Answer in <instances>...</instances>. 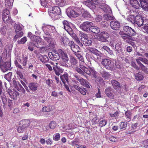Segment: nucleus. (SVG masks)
Masks as SVG:
<instances>
[{
    "instance_id": "nucleus-1",
    "label": "nucleus",
    "mask_w": 148,
    "mask_h": 148,
    "mask_svg": "<svg viewBox=\"0 0 148 148\" xmlns=\"http://www.w3.org/2000/svg\"><path fill=\"white\" fill-rule=\"evenodd\" d=\"M49 16L53 19H57L58 16L61 14V11L60 8L58 6H54L49 9Z\"/></svg>"
},
{
    "instance_id": "nucleus-2",
    "label": "nucleus",
    "mask_w": 148,
    "mask_h": 148,
    "mask_svg": "<svg viewBox=\"0 0 148 148\" xmlns=\"http://www.w3.org/2000/svg\"><path fill=\"white\" fill-rule=\"evenodd\" d=\"M11 62H4L1 57L0 58V68L3 72H5L11 69Z\"/></svg>"
},
{
    "instance_id": "nucleus-3",
    "label": "nucleus",
    "mask_w": 148,
    "mask_h": 148,
    "mask_svg": "<svg viewBox=\"0 0 148 148\" xmlns=\"http://www.w3.org/2000/svg\"><path fill=\"white\" fill-rule=\"evenodd\" d=\"M44 39L48 43L49 47L50 49H53L55 48L56 43L54 40L50 36H44Z\"/></svg>"
},
{
    "instance_id": "nucleus-4",
    "label": "nucleus",
    "mask_w": 148,
    "mask_h": 148,
    "mask_svg": "<svg viewBox=\"0 0 148 148\" xmlns=\"http://www.w3.org/2000/svg\"><path fill=\"white\" fill-rule=\"evenodd\" d=\"M30 39L33 42H35V46L38 48H42L43 47L40 44L42 39L38 36L35 35L31 36Z\"/></svg>"
},
{
    "instance_id": "nucleus-5",
    "label": "nucleus",
    "mask_w": 148,
    "mask_h": 148,
    "mask_svg": "<svg viewBox=\"0 0 148 148\" xmlns=\"http://www.w3.org/2000/svg\"><path fill=\"white\" fill-rule=\"evenodd\" d=\"M93 25V23L89 21L84 22L81 24L80 25V28L83 30L88 32L91 28V27Z\"/></svg>"
},
{
    "instance_id": "nucleus-6",
    "label": "nucleus",
    "mask_w": 148,
    "mask_h": 148,
    "mask_svg": "<svg viewBox=\"0 0 148 148\" xmlns=\"http://www.w3.org/2000/svg\"><path fill=\"white\" fill-rule=\"evenodd\" d=\"M101 63L106 69L108 70H111L113 68L112 61L110 59H103Z\"/></svg>"
},
{
    "instance_id": "nucleus-7",
    "label": "nucleus",
    "mask_w": 148,
    "mask_h": 148,
    "mask_svg": "<svg viewBox=\"0 0 148 148\" xmlns=\"http://www.w3.org/2000/svg\"><path fill=\"white\" fill-rule=\"evenodd\" d=\"M134 20L131 21L133 23H136L140 27L143 25V23L144 20L142 17L140 15H137L134 18V16H132Z\"/></svg>"
},
{
    "instance_id": "nucleus-8",
    "label": "nucleus",
    "mask_w": 148,
    "mask_h": 148,
    "mask_svg": "<svg viewBox=\"0 0 148 148\" xmlns=\"http://www.w3.org/2000/svg\"><path fill=\"white\" fill-rule=\"evenodd\" d=\"M1 99L3 104V106L4 108L6 107L7 106H8L10 108L12 107L13 103L12 100H11L9 99L8 100V98L5 96L2 97Z\"/></svg>"
},
{
    "instance_id": "nucleus-9",
    "label": "nucleus",
    "mask_w": 148,
    "mask_h": 148,
    "mask_svg": "<svg viewBox=\"0 0 148 148\" xmlns=\"http://www.w3.org/2000/svg\"><path fill=\"white\" fill-rule=\"evenodd\" d=\"M123 31L126 33L131 36H134L136 35V32L134 29L128 26H124Z\"/></svg>"
},
{
    "instance_id": "nucleus-10",
    "label": "nucleus",
    "mask_w": 148,
    "mask_h": 148,
    "mask_svg": "<svg viewBox=\"0 0 148 148\" xmlns=\"http://www.w3.org/2000/svg\"><path fill=\"white\" fill-rule=\"evenodd\" d=\"M83 71L84 72V75H82L87 79L88 78V77L85 74V73H86L89 75H90L91 74H92L94 75V77H96V72L93 68H90L89 70L86 67Z\"/></svg>"
},
{
    "instance_id": "nucleus-11",
    "label": "nucleus",
    "mask_w": 148,
    "mask_h": 148,
    "mask_svg": "<svg viewBox=\"0 0 148 148\" xmlns=\"http://www.w3.org/2000/svg\"><path fill=\"white\" fill-rule=\"evenodd\" d=\"M69 45L72 51L74 52V54L79 52L80 49L79 47L75 44L74 42L70 41L69 42Z\"/></svg>"
},
{
    "instance_id": "nucleus-12",
    "label": "nucleus",
    "mask_w": 148,
    "mask_h": 148,
    "mask_svg": "<svg viewBox=\"0 0 148 148\" xmlns=\"http://www.w3.org/2000/svg\"><path fill=\"white\" fill-rule=\"evenodd\" d=\"M67 15L70 18L76 17L79 15V14L77 12L75 11L71 8H69L67 9Z\"/></svg>"
},
{
    "instance_id": "nucleus-13",
    "label": "nucleus",
    "mask_w": 148,
    "mask_h": 148,
    "mask_svg": "<svg viewBox=\"0 0 148 148\" xmlns=\"http://www.w3.org/2000/svg\"><path fill=\"white\" fill-rule=\"evenodd\" d=\"M109 35L106 32H102L99 37V40L102 42H106L108 41L107 38L109 37Z\"/></svg>"
},
{
    "instance_id": "nucleus-14",
    "label": "nucleus",
    "mask_w": 148,
    "mask_h": 148,
    "mask_svg": "<svg viewBox=\"0 0 148 148\" xmlns=\"http://www.w3.org/2000/svg\"><path fill=\"white\" fill-rule=\"evenodd\" d=\"M92 0H87L83 2V3L90 9H95L96 8V3Z\"/></svg>"
},
{
    "instance_id": "nucleus-15",
    "label": "nucleus",
    "mask_w": 148,
    "mask_h": 148,
    "mask_svg": "<svg viewBox=\"0 0 148 148\" xmlns=\"http://www.w3.org/2000/svg\"><path fill=\"white\" fill-rule=\"evenodd\" d=\"M7 92L10 95V97L16 100L19 96V93L17 91H12L10 89H8Z\"/></svg>"
},
{
    "instance_id": "nucleus-16",
    "label": "nucleus",
    "mask_w": 148,
    "mask_h": 148,
    "mask_svg": "<svg viewBox=\"0 0 148 148\" xmlns=\"http://www.w3.org/2000/svg\"><path fill=\"white\" fill-rule=\"evenodd\" d=\"M110 25L112 29L115 30H119L121 26L120 23L116 21H111Z\"/></svg>"
},
{
    "instance_id": "nucleus-17",
    "label": "nucleus",
    "mask_w": 148,
    "mask_h": 148,
    "mask_svg": "<svg viewBox=\"0 0 148 148\" xmlns=\"http://www.w3.org/2000/svg\"><path fill=\"white\" fill-rule=\"evenodd\" d=\"M28 86L30 90L35 91L38 89V84L36 82H32L29 83Z\"/></svg>"
},
{
    "instance_id": "nucleus-18",
    "label": "nucleus",
    "mask_w": 148,
    "mask_h": 148,
    "mask_svg": "<svg viewBox=\"0 0 148 148\" xmlns=\"http://www.w3.org/2000/svg\"><path fill=\"white\" fill-rule=\"evenodd\" d=\"M59 53H56L55 52H53L52 53L50 52L49 53V55H50V58L52 60L54 61L58 60L60 58V56Z\"/></svg>"
},
{
    "instance_id": "nucleus-19",
    "label": "nucleus",
    "mask_w": 148,
    "mask_h": 148,
    "mask_svg": "<svg viewBox=\"0 0 148 148\" xmlns=\"http://www.w3.org/2000/svg\"><path fill=\"white\" fill-rule=\"evenodd\" d=\"M105 92L106 95L108 97L111 99H114V96L112 92L111 89L110 87H108L105 89Z\"/></svg>"
},
{
    "instance_id": "nucleus-20",
    "label": "nucleus",
    "mask_w": 148,
    "mask_h": 148,
    "mask_svg": "<svg viewBox=\"0 0 148 148\" xmlns=\"http://www.w3.org/2000/svg\"><path fill=\"white\" fill-rule=\"evenodd\" d=\"M58 52L61 55V60H65L66 61H69V58L68 57L67 54L61 49L58 50Z\"/></svg>"
},
{
    "instance_id": "nucleus-21",
    "label": "nucleus",
    "mask_w": 148,
    "mask_h": 148,
    "mask_svg": "<svg viewBox=\"0 0 148 148\" xmlns=\"http://www.w3.org/2000/svg\"><path fill=\"white\" fill-rule=\"evenodd\" d=\"M60 79L64 84L65 83L69 84V75L67 73H66L60 76Z\"/></svg>"
},
{
    "instance_id": "nucleus-22",
    "label": "nucleus",
    "mask_w": 148,
    "mask_h": 148,
    "mask_svg": "<svg viewBox=\"0 0 148 148\" xmlns=\"http://www.w3.org/2000/svg\"><path fill=\"white\" fill-rule=\"evenodd\" d=\"M38 58L42 63L45 64L49 62V59L46 56L40 54L39 55Z\"/></svg>"
},
{
    "instance_id": "nucleus-23",
    "label": "nucleus",
    "mask_w": 148,
    "mask_h": 148,
    "mask_svg": "<svg viewBox=\"0 0 148 148\" xmlns=\"http://www.w3.org/2000/svg\"><path fill=\"white\" fill-rule=\"evenodd\" d=\"M111 82L112 86L115 89L118 90L121 88L120 83L116 80H112Z\"/></svg>"
},
{
    "instance_id": "nucleus-24",
    "label": "nucleus",
    "mask_w": 148,
    "mask_h": 148,
    "mask_svg": "<svg viewBox=\"0 0 148 148\" xmlns=\"http://www.w3.org/2000/svg\"><path fill=\"white\" fill-rule=\"evenodd\" d=\"M53 68L56 75L58 76H59L61 73H62L64 71L63 69L60 68V67H59L57 65H56V66H53Z\"/></svg>"
},
{
    "instance_id": "nucleus-25",
    "label": "nucleus",
    "mask_w": 148,
    "mask_h": 148,
    "mask_svg": "<svg viewBox=\"0 0 148 148\" xmlns=\"http://www.w3.org/2000/svg\"><path fill=\"white\" fill-rule=\"evenodd\" d=\"M130 4L132 7L136 9H138L140 4L137 0H130Z\"/></svg>"
},
{
    "instance_id": "nucleus-26",
    "label": "nucleus",
    "mask_w": 148,
    "mask_h": 148,
    "mask_svg": "<svg viewBox=\"0 0 148 148\" xmlns=\"http://www.w3.org/2000/svg\"><path fill=\"white\" fill-rule=\"evenodd\" d=\"M79 82L81 85L86 87L87 88H90L89 83L86 79L82 78Z\"/></svg>"
},
{
    "instance_id": "nucleus-27",
    "label": "nucleus",
    "mask_w": 148,
    "mask_h": 148,
    "mask_svg": "<svg viewBox=\"0 0 148 148\" xmlns=\"http://www.w3.org/2000/svg\"><path fill=\"white\" fill-rule=\"evenodd\" d=\"M4 15L3 17H2V19L4 22L5 23H8L10 24H12L14 22V21L12 19L11 16L8 17L4 16Z\"/></svg>"
},
{
    "instance_id": "nucleus-28",
    "label": "nucleus",
    "mask_w": 148,
    "mask_h": 148,
    "mask_svg": "<svg viewBox=\"0 0 148 148\" xmlns=\"http://www.w3.org/2000/svg\"><path fill=\"white\" fill-rule=\"evenodd\" d=\"M69 62L71 66H74L78 62V60L73 56H70Z\"/></svg>"
},
{
    "instance_id": "nucleus-29",
    "label": "nucleus",
    "mask_w": 148,
    "mask_h": 148,
    "mask_svg": "<svg viewBox=\"0 0 148 148\" xmlns=\"http://www.w3.org/2000/svg\"><path fill=\"white\" fill-rule=\"evenodd\" d=\"M125 114L126 119V121L127 122L130 121L132 117V113L130 111L127 110L125 112Z\"/></svg>"
},
{
    "instance_id": "nucleus-30",
    "label": "nucleus",
    "mask_w": 148,
    "mask_h": 148,
    "mask_svg": "<svg viewBox=\"0 0 148 148\" xmlns=\"http://www.w3.org/2000/svg\"><path fill=\"white\" fill-rule=\"evenodd\" d=\"M64 29L67 31L68 32L71 29L69 23L66 21H64L62 22Z\"/></svg>"
},
{
    "instance_id": "nucleus-31",
    "label": "nucleus",
    "mask_w": 148,
    "mask_h": 148,
    "mask_svg": "<svg viewBox=\"0 0 148 148\" xmlns=\"http://www.w3.org/2000/svg\"><path fill=\"white\" fill-rule=\"evenodd\" d=\"M90 31L95 34H98L100 32V29L97 26L93 25L91 27Z\"/></svg>"
},
{
    "instance_id": "nucleus-32",
    "label": "nucleus",
    "mask_w": 148,
    "mask_h": 148,
    "mask_svg": "<svg viewBox=\"0 0 148 148\" xmlns=\"http://www.w3.org/2000/svg\"><path fill=\"white\" fill-rule=\"evenodd\" d=\"M5 7L7 8H11L12 6L13 0H5Z\"/></svg>"
},
{
    "instance_id": "nucleus-33",
    "label": "nucleus",
    "mask_w": 148,
    "mask_h": 148,
    "mask_svg": "<svg viewBox=\"0 0 148 148\" xmlns=\"http://www.w3.org/2000/svg\"><path fill=\"white\" fill-rule=\"evenodd\" d=\"M52 106H44L42 108V111L43 112H50L53 111L52 107Z\"/></svg>"
},
{
    "instance_id": "nucleus-34",
    "label": "nucleus",
    "mask_w": 148,
    "mask_h": 148,
    "mask_svg": "<svg viewBox=\"0 0 148 148\" xmlns=\"http://www.w3.org/2000/svg\"><path fill=\"white\" fill-rule=\"evenodd\" d=\"M135 79L137 81H140L142 80L144 78L143 75L140 73H136L134 74Z\"/></svg>"
},
{
    "instance_id": "nucleus-35",
    "label": "nucleus",
    "mask_w": 148,
    "mask_h": 148,
    "mask_svg": "<svg viewBox=\"0 0 148 148\" xmlns=\"http://www.w3.org/2000/svg\"><path fill=\"white\" fill-rule=\"evenodd\" d=\"M122 43L121 42H118L115 46V48L118 53H120L122 51L121 47Z\"/></svg>"
},
{
    "instance_id": "nucleus-36",
    "label": "nucleus",
    "mask_w": 148,
    "mask_h": 148,
    "mask_svg": "<svg viewBox=\"0 0 148 148\" xmlns=\"http://www.w3.org/2000/svg\"><path fill=\"white\" fill-rule=\"evenodd\" d=\"M73 37L74 40L76 41V43L80 47H82L83 46L82 43L80 42L79 38L76 36L75 34H73Z\"/></svg>"
},
{
    "instance_id": "nucleus-37",
    "label": "nucleus",
    "mask_w": 148,
    "mask_h": 148,
    "mask_svg": "<svg viewBox=\"0 0 148 148\" xmlns=\"http://www.w3.org/2000/svg\"><path fill=\"white\" fill-rule=\"evenodd\" d=\"M15 32L16 34L14 36V40L15 39L16 40L18 38L21 37L23 35V33L22 30H21L20 31Z\"/></svg>"
},
{
    "instance_id": "nucleus-38",
    "label": "nucleus",
    "mask_w": 148,
    "mask_h": 148,
    "mask_svg": "<svg viewBox=\"0 0 148 148\" xmlns=\"http://www.w3.org/2000/svg\"><path fill=\"white\" fill-rule=\"evenodd\" d=\"M22 126L25 128H27L30 125V121L27 120H24L22 121Z\"/></svg>"
},
{
    "instance_id": "nucleus-39",
    "label": "nucleus",
    "mask_w": 148,
    "mask_h": 148,
    "mask_svg": "<svg viewBox=\"0 0 148 148\" xmlns=\"http://www.w3.org/2000/svg\"><path fill=\"white\" fill-rule=\"evenodd\" d=\"M127 121L121 122L119 124V127L121 129L125 130L127 127Z\"/></svg>"
},
{
    "instance_id": "nucleus-40",
    "label": "nucleus",
    "mask_w": 148,
    "mask_h": 148,
    "mask_svg": "<svg viewBox=\"0 0 148 148\" xmlns=\"http://www.w3.org/2000/svg\"><path fill=\"white\" fill-rule=\"evenodd\" d=\"M28 59V57L27 56L24 55H23L22 57V60L23 62L22 63V64H23V66H24V68H25V66L27 64V59Z\"/></svg>"
},
{
    "instance_id": "nucleus-41",
    "label": "nucleus",
    "mask_w": 148,
    "mask_h": 148,
    "mask_svg": "<svg viewBox=\"0 0 148 148\" xmlns=\"http://www.w3.org/2000/svg\"><path fill=\"white\" fill-rule=\"evenodd\" d=\"M103 17L104 19L107 21L112 20L114 18V16H111L109 14H105L103 15Z\"/></svg>"
},
{
    "instance_id": "nucleus-42",
    "label": "nucleus",
    "mask_w": 148,
    "mask_h": 148,
    "mask_svg": "<svg viewBox=\"0 0 148 148\" xmlns=\"http://www.w3.org/2000/svg\"><path fill=\"white\" fill-rule=\"evenodd\" d=\"M56 4L60 6H64L66 4V1L64 0H55Z\"/></svg>"
},
{
    "instance_id": "nucleus-43",
    "label": "nucleus",
    "mask_w": 148,
    "mask_h": 148,
    "mask_svg": "<svg viewBox=\"0 0 148 148\" xmlns=\"http://www.w3.org/2000/svg\"><path fill=\"white\" fill-rule=\"evenodd\" d=\"M75 55L79 59V61H81L85 63L84 58L83 56L80 53L77 52L75 54Z\"/></svg>"
},
{
    "instance_id": "nucleus-44",
    "label": "nucleus",
    "mask_w": 148,
    "mask_h": 148,
    "mask_svg": "<svg viewBox=\"0 0 148 148\" xmlns=\"http://www.w3.org/2000/svg\"><path fill=\"white\" fill-rule=\"evenodd\" d=\"M5 17H8L10 16V11L7 9H5L3 11V13L2 15V17L3 16Z\"/></svg>"
},
{
    "instance_id": "nucleus-45",
    "label": "nucleus",
    "mask_w": 148,
    "mask_h": 148,
    "mask_svg": "<svg viewBox=\"0 0 148 148\" xmlns=\"http://www.w3.org/2000/svg\"><path fill=\"white\" fill-rule=\"evenodd\" d=\"M101 74L102 77L106 79L109 77L110 76V74L109 72L104 71H101Z\"/></svg>"
},
{
    "instance_id": "nucleus-46",
    "label": "nucleus",
    "mask_w": 148,
    "mask_h": 148,
    "mask_svg": "<svg viewBox=\"0 0 148 148\" xmlns=\"http://www.w3.org/2000/svg\"><path fill=\"white\" fill-rule=\"evenodd\" d=\"M92 43V41L89 40L88 38L83 40V43L86 46H89L91 45Z\"/></svg>"
},
{
    "instance_id": "nucleus-47",
    "label": "nucleus",
    "mask_w": 148,
    "mask_h": 148,
    "mask_svg": "<svg viewBox=\"0 0 148 148\" xmlns=\"http://www.w3.org/2000/svg\"><path fill=\"white\" fill-rule=\"evenodd\" d=\"M60 135L59 133L55 134L53 136V140L55 141H58L60 138Z\"/></svg>"
},
{
    "instance_id": "nucleus-48",
    "label": "nucleus",
    "mask_w": 148,
    "mask_h": 148,
    "mask_svg": "<svg viewBox=\"0 0 148 148\" xmlns=\"http://www.w3.org/2000/svg\"><path fill=\"white\" fill-rule=\"evenodd\" d=\"M107 121L105 119L101 120L99 123V126L101 127L104 126L107 123Z\"/></svg>"
},
{
    "instance_id": "nucleus-49",
    "label": "nucleus",
    "mask_w": 148,
    "mask_h": 148,
    "mask_svg": "<svg viewBox=\"0 0 148 148\" xmlns=\"http://www.w3.org/2000/svg\"><path fill=\"white\" fill-rule=\"evenodd\" d=\"M15 88L19 91L21 92L22 95L25 94V90L23 88H20L18 86H15Z\"/></svg>"
},
{
    "instance_id": "nucleus-50",
    "label": "nucleus",
    "mask_w": 148,
    "mask_h": 148,
    "mask_svg": "<svg viewBox=\"0 0 148 148\" xmlns=\"http://www.w3.org/2000/svg\"><path fill=\"white\" fill-rule=\"evenodd\" d=\"M56 126V123L54 121H51L49 124V127L51 129H54Z\"/></svg>"
},
{
    "instance_id": "nucleus-51",
    "label": "nucleus",
    "mask_w": 148,
    "mask_h": 148,
    "mask_svg": "<svg viewBox=\"0 0 148 148\" xmlns=\"http://www.w3.org/2000/svg\"><path fill=\"white\" fill-rule=\"evenodd\" d=\"M27 38L25 36L24 37L20 40L18 41V44H24L27 41Z\"/></svg>"
},
{
    "instance_id": "nucleus-52",
    "label": "nucleus",
    "mask_w": 148,
    "mask_h": 148,
    "mask_svg": "<svg viewBox=\"0 0 148 148\" xmlns=\"http://www.w3.org/2000/svg\"><path fill=\"white\" fill-rule=\"evenodd\" d=\"M90 15L87 11H85L82 14V17L83 18H90Z\"/></svg>"
},
{
    "instance_id": "nucleus-53",
    "label": "nucleus",
    "mask_w": 148,
    "mask_h": 148,
    "mask_svg": "<svg viewBox=\"0 0 148 148\" xmlns=\"http://www.w3.org/2000/svg\"><path fill=\"white\" fill-rule=\"evenodd\" d=\"M15 29V32H18L21 30H22V28L21 27L19 24H16L14 25Z\"/></svg>"
},
{
    "instance_id": "nucleus-54",
    "label": "nucleus",
    "mask_w": 148,
    "mask_h": 148,
    "mask_svg": "<svg viewBox=\"0 0 148 148\" xmlns=\"http://www.w3.org/2000/svg\"><path fill=\"white\" fill-rule=\"evenodd\" d=\"M14 63L15 65L16 66L18 69H19L21 70H23V69L22 66L20 64H19L17 60H16L14 61Z\"/></svg>"
},
{
    "instance_id": "nucleus-55",
    "label": "nucleus",
    "mask_w": 148,
    "mask_h": 148,
    "mask_svg": "<svg viewBox=\"0 0 148 148\" xmlns=\"http://www.w3.org/2000/svg\"><path fill=\"white\" fill-rule=\"evenodd\" d=\"M110 116L111 117L116 118L118 117L119 115V113L118 111H116L114 113H110Z\"/></svg>"
},
{
    "instance_id": "nucleus-56",
    "label": "nucleus",
    "mask_w": 148,
    "mask_h": 148,
    "mask_svg": "<svg viewBox=\"0 0 148 148\" xmlns=\"http://www.w3.org/2000/svg\"><path fill=\"white\" fill-rule=\"evenodd\" d=\"M35 46V43L30 42L28 45V49L31 51H32L34 50V46Z\"/></svg>"
},
{
    "instance_id": "nucleus-57",
    "label": "nucleus",
    "mask_w": 148,
    "mask_h": 148,
    "mask_svg": "<svg viewBox=\"0 0 148 148\" xmlns=\"http://www.w3.org/2000/svg\"><path fill=\"white\" fill-rule=\"evenodd\" d=\"M12 75V72H10L5 75L4 77L6 79L9 80L11 79Z\"/></svg>"
},
{
    "instance_id": "nucleus-58",
    "label": "nucleus",
    "mask_w": 148,
    "mask_h": 148,
    "mask_svg": "<svg viewBox=\"0 0 148 148\" xmlns=\"http://www.w3.org/2000/svg\"><path fill=\"white\" fill-rule=\"evenodd\" d=\"M86 57L88 61L89 62H90L92 60H93V56L91 55L88 53H86Z\"/></svg>"
},
{
    "instance_id": "nucleus-59",
    "label": "nucleus",
    "mask_w": 148,
    "mask_h": 148,
    "mask_svg": "<svg viewBox=\"0 0 148 148\" xmlns=\"http://www.w3.org/2000/svg\"><path fill=\"white\" fill-rule=\"evenodd\" d=\"M118 139L114 136H112L109 138V140L113 142H116L117 141Z\"/></svg>"
},
{
    "instance_id": "nucleus-60",
    "label": "nucleus",
    "mask_w": 148,
    "mask_h": 148,
    "mask_svg": "<svg viewBox=\"0 0 148 148\" xmlns=\"http://www.w3.org/2000/svg\"><path fill=\"white\" fill-rule=\"evenodd\" d=\"M53 143V141L51 138H49L46 140V143L47 145H51Z\"/></svg>"
},
{
    "instance_id": "nucleus-61",
    "label": "nucleus",
    "mask_w": 148,
    "mask_h": 148,
    "mask_svg": "<svg viewBox=\"0 0 148 148\" xmlns=\"http://www.w3.org/2000/svg\"><path fill=\"white\" fill-rule=\"evenodd\" d=\"M131 36L129 35H128V34L125 33V34L124 35V36H122V38L124 40H125L126 41H127V40H130Z\"/></svg>"
},
{
    "instance_id": "nucleus-62",
    "label": "nucleus",
    "mask_w": 148,
    "mask_h": 148,
    "mask_svg": "<svg viewBox=\"0 0 148 148\" xmlns=\"http://www.w3.org/2000/svg\"><path fill=\"white\" fill-rule=\"evenodd\" d=\"M80 35L81 37V39L83 41L84 39H86L88 38V36L87 35L84 33H80Z\"/></svg>"
},
{
    "instance_id": "nucleus-63",
    "label": "nucleus",
    "mask_w": 148,
    "mask_h": 148,
    "mask_svg": "<svg viewBox=\"0 0 148 148\" xmlns=\"http://www.w3.org/2000/svg\"><path fill=\"white\" fill-rule=\"evenodd\" d=\"M75 70L79 74L82 75H84V72L80 68L76 67L75 68Z\"/></svg>"
},
{
    "instance_id": "nucleus-64",
    "label": "nucleus",
    "mask_w": 148,
    "mask_h": 148,
    "mask_svg": "<svg viewBox=\"0 0 148 148\" xmlns=\"http://www.w3.org/2000/svg\"><path fill=\"white\" fill-rule=\"evenodd\" d=\"M87 91L86 89L85 88H84L83 89L81 88L80 89V90H79V91L80 92L81 94L83 95H85L86 94V92Z\"/></svg>"
}]
</instances>
